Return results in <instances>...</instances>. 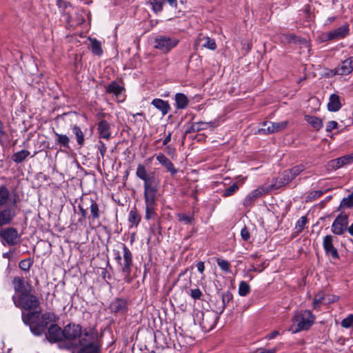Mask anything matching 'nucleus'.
Segmentation results:
<instances>
[{"label": "nucleus", "mask_w": 353, "mask_h": 353, "mask_svg": "<svg viewBox=\"0 0 353 353\" xmlns=\"http://www.w3.org/2000/svg\"><path fill=\"white\" fill-rule=\"evenodd\" d=\"M280 40L283 43H296L299 37L293 34H282L280 36Z\"/></svg>", "instance_id": "38"}, {"label": "nucleus", "mask_w": 353, "mask_h": 353, "mask_svg": "<svg viewBox=\"0 0 353 353\" xmlns=\"http://www.w3.org/2000/svg\"><path fill=\"white\" fill-rule=\"evenodd\" d=\"M157 205H145V219L149 220L154 218L156 215Z\"/></svg>", "instance_id": "45"}, {"label": "nucleus", "mask_w": 353, "mask_h": 353, "mask_svg": "<svg viewBox=\"0 0 353 353\" xmlns=\"http://www.w3.org/2000/svg\"><path fill=\"white\" fill-rule=\"evenodd\" d=\"M233 296L230 291L225 292L221 295V305L216 307L218 312L222 314L227 305L232 300Z\"/></svg>", "instance_id": "26"}, {"label": "nucleus", "mask_w": 353, "mask_h": 353, "mask_svg": "<svg viewBox=\"0 0 353 353\" xmlns=\"http://www.w3.org/2000/svg\"><path fill=\"white\" fill-rule=\"evenodd\" d=\"M98 132L99 137L109 139L111 135L110 124L105 120L101 121L98 124Z\"/></svg>", "instance_id": "21"}, {"label": "nucleus", "mask_w": 353, "mask_h": 353, "mask_svg": "<svg viewBox=\"0 0 353 353\" xmlns=\"http://www.w3.org/2000/svg\"><path fill=\"white\" fill-rule=\"evenodd\" d=\"M41 319H43V321L51 322L54 321V315L52 313L47 312L41 316Z\"/></svg>", "instance_id": "63"}, {"label": "nucleus", "mask_w": 353, "mask_h": 353, "mask_svg": "<svg viewBox=\"0 0 353 353\" xmlns=\"http://www.w3.org/2000/svg\"><path fill=\"white\" fill-rule=\"evenodd\" d=\"M305 119L316 130H320L323 127V121L318 117L310 115H305Z\"/></svg>", "instance_id": "28"}, {"label": "nucleus", "mask_w": 353, "mask_h": 353, "mask_svg": "<svg viewBox=\"0 0 353 353\" xmlns=\"http://www.w3.org/2000/svg\"><path fill=\"white\" fill-rule=\"evenodd\" d=\"M272 125H274V133H276L285 130L288 125V121H283L276 123L272 122Z\"/></svg>", "instance_id": "46"}, {"label": "nucleus", "mask_w": 353, "mask_h": 353, "mask_svg": "<svg viewBox=\"0 0 353 353\" xmlns=\"http://www.w3.org/2000/svg\"><path fill=\"white\" fill-rule=\"evenodd\" d=\"M325 299V296H324V294L323 292H318L315 296H314V301H313V307L314 309H316L317 307L319 306V305L323 302V301Z\"/></svg>", "instance_id": "52"}, {"label": "nucleus", "mask_w": 353, "mask_h": 353, "mask_svg": "<svg viewBox=\"0 0 353 353\" xmlns=\"http://www.w3.org/2000/svg\"><path fill=\"white\" fill-rule=\"evenodd\" d=\"M353 162V154L345 155L330 161V166L337 170L343 165L350 164Z\"/></svg>", "instance_id": "19"}, {"label": "nucleus", "mask_w": 353, "mask_h": 353, "mask_svg": "<svg viewBox=\"0 0 353 353\" xmlns=\"http://www.w3.org/2000/svg\"><path fill=\"white\" fill-rule=\"evenodd\" d=\"M122 90V87L114 81L112 82L106 88L107 92L114 94L117 97L121 93Z\"/></svg>", "instance_id": "37"}, {"label": "nucleus", "mask_w": 353, "mask_h": 353, "mask_svg": "<svg viewBox=\"0 0 353 353\" xmlns=\"http://www.w3.org/2000/svg\"><path fill=\"white\" fill-rule=\"evenodd\" d=\"M136 175L138 178L143 181L144 186L159 183V180L154 176V173L148 174L145 167L142 164L137 165Z\"/></svg>", "instance_id": "9"}, {"label": "nucleus", "mask_w": 353, "mask_h": 353, "mask_svg": "<svg viewBox=\"0 0 353 353\" xmlns=\"http://www.w3.org/2000/svg\"><path fill=\"white\" fill-rule=\"evenodd\" d=\"M348 225V216L341 213L339 214L331 226L332 232L336 235H342L346 230Z\"/></svg>", "instance_id": "6"}, {"label": "nucleus", "mask_w": 353, "mask_h": 353, "mask_svg": "<svg viewBox=\"0 0 353 353\" xmlns=\"http://www.w3.org/2000/svg\"><path fill=\"white\" fill-rule=\"evenodd\" d=\"M30 330L36 336L41 335L45 331L43 325H41L40 324H38L37 325H31Z\"/></svg>", "instance_id": "54"}, {"label": "nucleus", "mask_w": 353, "mask_h": 353, "mask_svg": "<svg viewBox=\"0 0 353 353\" xmlns=\"http://www.w3.org/2000/svg\"><path fill=\"white\" fill-rule=\"evenodd\" d=\"M272 121H263L261 123V128L259 129V133L261 134H269L274 133V128Z\"/></svg>", "instance_id": "32"}, {"label": "nucleus", "mask_w": 353, "mask_h": 353, "mask_svg": "<svg viewBox=\"0 0 353 353\" xmlns=\"http://www.w3.org/2000/svg\"><path fill=\"white\" fill-rule=\"evenodd\" d=\"M154 12H159L162 10L163 0H148Z\"/></svg>", "instance_id": "49"}, {"label": "nucleus", "mask_w": 353, "mask_h": 353, "mask_svg": "<svg viewBox=\"0 0 353 353\" xmlns=\"http://www.w3.org/2000/svg\"><path fill=\"white\" fill-rule=\"evenodd\" d=\"M276 349L272 348V349H264V348H259L256 350L254 351V353H276Z\"/></svg>", "instance_id": "64"}, {"label": "nucleus", "mask_w": 353, "mask_h": 353, "mask_svg": "<svg viewBox=\"0 0 353 353\" xmlns=\"http://www.w3.org/2000/svg\"><path fill=\"white\" fill-rule=\"evenodd\" d=\"M203 294L199 288L193 289L190 290V296L191 297L196 300V299H200L202 296Z\"/></svg>", "instance_id": "58"}, {"label": "nucleus", "mask_w": 353, "mask_h": 353, "mask_svg": "<svg viewBox=\"0 0 353 353\" xmlns=\"http://www.w3.org/2000/svg\"><path fill=\"white\" fill-rule=\"evenodd\" d=\"M217 122H198L192 126L193 130L200 131L202 130L207 129L208 128H214L217 126Z\"/></svg>", "instance_id": "31"}, {"label": "nucleus", "mask_w": 353, "mask_h": 353, "mask_svg": "<svg viewBox=\"0 0 353 353\" xmlns=\"http://www.w3.org/2000/svg\"><path fill=\"white\" fill-rule=\"evenodd\" d=\"M353 71V56L342 61L332 72L335 75H347Z\"/></svg>", "instance_id": "12"}, {"label": "nucleus", "mask_w": 353, "mask_h": 353, "mask_svg": "<svg viewBox=\"0 0 353 353\" xmlns=\"http://www.w3.org/2000/svg\"><path fill=\"white\" fill-rule=\"evenodd\" d=\"M216 263L219 267L225 272L230 273L231 272L230 264V263L223 259L218 258L216 259Z\"/></svg>", "instance_id": "42"}, {"label": "nucleus", "mask_w": 353, "mask_h": 353, "mask_svg": "<svg viewBox=\"0 0 353 353\" xmlns=\"http://www.w3.org/2000/svg\"><path fill=\"white\" fill-rule=\"evenodd\" d=\"M307 223L306 216H301L296 223V228L298 232H301L303 230L305 224Z\"/></svg>", "instance_id": "55"}, {"label": "nucleus", "mask_w": 353, "mask_h": 353, "mask_svg": "<svg viewBox=\"0 0 353 353\" xmlns=\"http://www.w3.org/2000/svg\"><path fill=\"white\" fill-rule=\"evenodd\" d=\"M341 205L344 207H347V208L352 207L353 206V192L351 194H350L347 198H344L342 200Z\"/></svg>", "instance_id": "56"}, {"label": "nucleus", "mask_w": 353, "mask_h": 353, "mask_svg": "<svg viewBox=\"0 0 353 353\" xmlns=\"http://www.w3.org/2000/svg\"><path fill=\"white\" fill-rule=\"evenodd\" d=\"M152 104L157 109H159L163 115L166 114L170 109L169 105L167 102L161 99H155L152 101Z\"/></svg>", "instance_id": "27"}, {"label": "nucleus", "mask_w": 353, "mask_h": 353, "mask_svg": "<svg viewBox=\"0 0 353 353\" xmlns=\"http://www.w3.org/2000/svg\"><path fill=\"white\" fill-rule=\"evenodd\" d=\"M195 46L197 47L208 48L211 50H215L216 49V43L215 41L202 34H200L198 36L195 41Z\"/></svg>", "instance_id": "15"}, {"label": "nucleus", "mask_w": 353, "mask_h": 353, "mask_svg": "<svg viewBox=\"0 0 353 353\" xmlns=\"http://www.w3.org/2000/svg\"><path fill=\"white\" fill-rule=\"evenodd\" d=\"M323 192L321 190H315V191L311 192L309 194L308 197L310 199L315 200V199L319 198L320 196H321L323 195Z\"/></svg>", "instance_id": "60"}, {"label": "nucleus", "mask_w": 353, "mask_h": 353, "mask_svg": "<svg viewBox=\"0 0 353 353\" xmlns=\"http://www.w3.org/2000/svg\"><path fill=\"white\" fill-rule=\"evenodd\" d=\"M0 241L3 245L14 246L21 241V235L14 228H0Z\"/></svg>", "instance_id": "5"}, {"label": "nucleus", "mask_w": 353, "mask_h": 353, "mask_svg": "<svg viewBox=\"0 0 353 353\" xmlns=\"http://www.w3.org/2000/svg\"><path fill=\"white\" fill-rule=\"evenodd\" d=\"M305 170V166L302 164L297 165L294 166L292 168L289 169L290 172H291V175L292 178L294 179L299 174H301L303 171Z\"/></svg>", "instance_id": "48"}, {"label": "nucleus", "mask_w": 353, "mask_h": 353, "mask_svg": "<svg viewBox=\"0 0 353 353\" xmlns=\"http://www.w3.org/2000/svg\"><path fill=\"white\" fill-rule=\"evenodd\" d=\"M250 292V285L242 281L239 283V294L241 296H245Z\"/></svg>", "instance_id": "39"}, {"label": "nucleus", "mask_w": 353, "mask_h": 353, "mask_svg": "<svg viewBox=\"0 0 353 353\" xmlns=\"http://www.w3.org/2000/svg\"><path fill=\"white\" fill-rule=\"evenodd\" d=\"M218 310H199L196 314L194 321H197L205 332L212 330L216 325L219 316Z\"/></svg>", "instance_id": "2"}, {"label": "nucleus", "mask_w": 353, "mask_h": 353, "mask_svg": "<svg viewBox=\"0 0 353 353\" xmlns=\"http://www.w3.org/2000/svg\"><path fill=\"white\" fill-rule=\"evenodd\" d=\"M46 338L50 341H59L63 339V330L56 324H52L46 334Z\"/></svg>", "instance_id": "16"}, {"label": "nucleus", "mask_w": 353, "mask_h": 353, "mask_svg": "<svg viewBox=\"0 0 353 353\" xmlns=\"http://www.w3.org/2000/svg\"><path fill=\"white\" fill-rule=\"evenodd\" d=\"M188 102V99L185 94L178 93V109H183L186 108Z\"/></svg>", "instance_id": "44"}, {"label": "nucleus", "mask_w": 353, "mask_h": 353, "mask_svg": "<svg viewBox=\"0 0 353 353\" xmlns=\"http://www.w3.org/2000/svg\"><path fill=\"white\" fill-rule=\"evenodd\" d=\"M342 104L341 103L340 97L336 94H332L330 96L329 101L327 103V109L330 112H336L341 109Z\"/></svg>", "instance_id": "20"}, {"label": "nucleus", "mask_w": 353, "mask_h": 353, "mask_svg": "<svg viewBox=\"0 0 353 353\" xmlns=\"http://www.w3.org/2000/svg\"><path fill=\"white\" fill-rule=\"evenodd\" d=\"M54 134L57 137V143L59 144L61 147H63L65 149H68L70 148V138L66 134H59L57 132H54Z\"/></svg>", "instance_id": "29"}, {"label": "nucleus", "mask_w": 353, "mask_h": 353, "mask_svg": "<svg viewBox=\"0 0 353 353\" xmlns=\"http://www.w3.org/2000/svg\"><path fill=\"white\" fill-rule=\"evenodd\" d=\"M241 238L247 241L250 239V232L248 231V230L247 229L246 227H244L241 231Z\"/></svg>", "instance_id": "62"}, {"label": "nucleus", "mask_w": 353, "mask_h": 353, "mask_svg": "<svg viewBox=\"0 0 353 353\" xmlns=\"http://www.w3.org/2000/svg\"><path fill=\"white\" fill-rule=\"evenodd\" d=\"M175 46V41L165 37H157L155 39V48L164 52H168Z\"/></svg>", "instance_id": "17"}, {"label": "nucleus", "mask_w": 353, "mask_h": 353, "mask_svg": "<svg viewBox=\"0 0 353 353\" xmlns=\"http://www.w3.org/2000/svg\"><path fill=\"white\" fill-rule=\"evenodd\" d=\"M178 282L180 283V288L182 290H186L191 285L190 272L188 274V269H186L184 272L179 274L178 276Z\"/></svg>", "instance_id": "23"}, {"label": "nucleus", "mask_w": 353, "mask_h": 353, "mask_svg": "<svg viewBox=\"0 0 353 353\" xmlns=\"http://www.w3.org/2000/svg\"><path fill=\"white\" fill-rule=\"evenodd\" d=\"M10 191L8 188L3 185H0V205H6L10 198Z\"/></svg>", "instance_id": "33"}, {"label": "nucleus", "mask_w": 353, "mask_h": 353, "mask_svg": "<svg viewBox=\"0 0 353 353\" xmlns=\"http://www.w3.org/2000/svg\"><path fill=\"white\" fill-rule=\"evenodd\" d=\"M178 219L180 221L183 222L185 224H192L194 221L193 216L191 214H178Z\"/></svg>", "instance_id": "51"}, {"label": "nucleus", "mask_w": 353, "mask_h": 353, "mask_svg": "<svg viewBox=\"0 0 353 353\" xmlns=\"http://www.w3.org/2000/svg\"><path fill=\"white\" fill-rule=\"evenodd\" d=\"M285 185H286V183H285L284 181H283V179L280 176L277 178L274 179L272 183L269 185L265 186V188H266V189L268 190V192H270L272 190H278L280 188L283 187Z\"/></svg>", "instance_id": "30"}, {"label": "nucleus", "mask_w": 353, "mask_h": 353, "mask_svg": "<svg viewBox=\"0 0 353 353\" xmlns=\"http://www.w3.org/2000/svg\"><path fill=\"white\" fill-rule=\"evenodd\" d=\"M159 183L144 186V199L145 205H157L156 195Z\"/></svg>", "instance_id": "13"}, {"label": "nucleus", "mask_w": 353, "mask_h": 353, "mask_svg": "<svg viewBox=\"0 0 353 353\" xmlns=\"http://www.w3.org/2000/svg\"><path fill=\"white\" fill-rule=\"evenodd\" d=\"M110 309L114 312H124L126 310V302L124 299H117L112 302Z\"/></svg>", "instance_id": "25"}, {"label": "nucleus", "mask_w": 353, "mask_h": 353, "mask_svg": "<svg viewBox=\"0 0 353 353\" xmlns=\"http://www.w3.org/2000/svg\"><path fill=\"white\" fill-rule=\"evenodd\" d=\"M268 193V190L265 188V185H261L258 188L252 190L249 193L243 201V205L245 208L252 207L255 201L261 196Z\"/></svg>", "instance_id": "8"}, {"label": "nucleus", "mask_w": 353, "mask_h": 353, "mask_svg": "<svg viewBox=\"0 0 353 353\" xmlns=\"http://www.w3.org/2000/svg\"><path fill=\"white\" fill-rule=\"evenodd\" d=\"M128 220L131 223L137 225L139 224L141 217L137 210H131L130 212Z\"/></svg>", "instance_id": "47"}, {"label": "nucleus", "mask_w": 353, "mask_h": 353, "mask_svg": "<svg viewBox=\"0 0 353 353\" xmlns=\"http://www.w3.org/2000/svg\"><path fill=\"white\" fill-rule=\"evenodd\" d=\"M239 189L237 183H234L231 186L226 188L222 193V196L228 197L233 195Z\"/></svg>", "instance_id": "43"}, {"label": "nucleus", "mask_w": 353, "mask_h": 353, "mask_svg": "<svg viewBox=\"0 0 353 353\" xmlns=\"http://www.w3.org/2000/svg\"><path fill=\"white\" fill-rule=\"evenodd\" d=\"M16 202L12 206L5 208L0 210V228L3 225L10 224L17 215Z\"/></svg>", "instance_id": "11"}, {"label": "nucleus", "mask_w": 353, "mask_h": 353, "mask_svg": "<svg viewBox=\"0 0 353 353\" xmlns=\"http://www.w3.org/2000/svg\"><path fill=\"white\" fill-rule=\"evenodd\" d=\"M30 154V152L26 150H22L19 152H17L14 153L12 157V159L15 163H21L23 161H24Z\"/></svg>", "instance_id": "36"}, {"label": "nucleus", "mask_w": 353, "mask_h": 353, "mask_svg": "<svg viewBox=\"0 0 353 353\" xmlns=\"http://www.w3.org/2000/svg\"><path fill=\"white\" fill-rule=\"evenodd\" d=\"M34 316L38 317L39 313L38 312H29L25 316H23V319L26 323H30L32 322V319Z\"/></svg>", "instance_id": "59"}, {"label": "nucleus", "mask_w": 353, "mask_h": 353, "mask_svg": "<svg viewBox=\"0 0 353 353\" xmlns=\"http://www.w3.org/2000/svg\"><path fill=\"white\" fill-rule=\"evenodd\" d=\"M14 304L16 306L26 310H30L39 307V301L30 291H28L26 293L19 294L18 299L14 300Z\"/></svg>", "instance_id": "4"}, {"label": "nucleus", "mask_w": 353, "mask_h": 353, "mask_svg": "<svg viewBox=\"0 0 353 353\" xmlns=\"http://www.w3.org/2000/svg\"><path fill=\"white\" fill-rule=\"evenodd\" d=\"M157 160L169 171L172 176L176 173L174 164L163 154L157 156Z\"/></svg>", "instance_id": "22"}, {"label": "nucleus", "mask_w": 353, "mask_h": 353, "mask_svg": "<svg viewBox=\"0 0 353 353\" xmlns=\"http://www.w3.org/2000/svg\"><path fill=\"white\" fill-rule=\"evenodd\" d=\"M91 42L92 52L97 56H101L103 54L101 48V43L97 39H90Z\"/></svg>", "instance_id": "34"}, {"label": "nucleus", "mask_w": 353, "mask_h": 353, "mask_svg": "<svg viewBox=\"0 0 353 353\" xmlns=\"http://www.w3.org/2000/svg\"><path fill=\"white\" fill-rule=\"evenodd\" d=\"M338 127V123L335 121H330L327 122L326 125V131L331 132L334 129H336Z\"/></svg>", "instance_id": "61"}, {"label": "nucleus", "mask_w": 353, "mask_h": 353, "mask_svg": "<svg viewBox=\"0 0 353 353\" xmlns=\"http://www.w3.org/2000/svg\"><path fill=\"white\" fill-rule=\"evenodd\" d=\"M281 177L283 179V181H285L286 185H288L290 182H291L294 179L292 178V176L291 175V172H290L289 170H285L281 175Z\"/></svg>", "instance_id": "57"}, {"label": "nucleus", "mask_w": 353, "mask_h": 353, "mask_svg": "<svg viewBox=\"0 0 353 353\" xmlns=\"http://www.w3.org/2000/svg\"><path fill=\"white\" fill-rule=\"evenodd\" d=\"M14 289L19 294L27 292L26 283L23 278L14 277L12 281Z\"/></svg>", "instance_id": "24"}, {"label": "nucleus", "mask_w": 353, "mask_h": 353, "mask_svg": "<svg viewBox=\"0 0 353 353\" xmlns=\"http://www.w3.org/2000/svg\"><path fill=\"white\" fill-rule=\"evenodd\" d=\"M32 265L31 259H23L19 262V268L23 271H28Z\"/></svg>", "instance_id": "53"}, {"label": "nucleus", "mask_w": 353, "mask_h": 353, "mask_svg": "<svg viewBox=\"0 0 353 353\" xmlns=\"http://www.w3.org/2000/svg\"><path fill=\"white\" fill-rule=\"evenodd\" d=\"M63 339L72 340L79 337L81 334V327L79 325L68 324L63 330Z\"/></svg>", "instance_id": "14"}, {"label": "nucleus", "mask_w": 353, "mask_h": 353, "mask_svg": "<svg viewBox=\"0 0 353 353\" xmlns=\"http://www.w3.org/2000/svg\"><path fill=\"white\" fill-rule=\"evenodd\" d=\"M315 320L314 315L310 310H301L294 314L292 322V325L289 328L292 334H296L303 330H307L313 325Z\"/></svg>", "instance_id": "1"}, {"label": "nucleus", "mask_w": 353, "mask_h": 353, "mask_svg": "<svg viewBox=\"0 0 353 353\" xmlns=\"http://www.w3.org/2000/svg\"><path fill=\"white\" fill-rule=\"evenodd\" d=\"M349 33V27L347 25H343L336 29L332 30L326 33V37L328 40L339 39L344 38Z\"/></svg>", "instance_id": "18"}, {"label": "nucleus", "mask_w": 353, "mask_h": 353, "mask_svg": "<svg viewBox=\"0 0 353 353\" xmlns=\"http://www.w3.org/2000/svg\"><path fill=\"white\" fill-rule=\"evenodd\" d=\"M90 212L92 220L98 219L99 218V209L97 203L92 199H90Z\"/></svg>", "instance_id": "40"}, {"label": "nucleus", "mask_w": 353, "mask_h": 353, "mask_svg": "<svg viewBox=\"0 0 353 353\" xmlns=\"http://www.w3.org/2000/svg\"><path fill=\"white\" fill-rule=\"evenodd\" d=\"M72 132L74 134L77 139V142L80 147H82L84 144V134L81 128L77 125L72 127Z\"/></svg>", "instance_id": "35"}, {"label": "nucleus", "mask_w": 353, "mask_h": 353, "mask_svg": "<svg viewBox=\"0 0 353 353\" xmlns=\"http://www.w3.org/2000/svg\"><path fill=\"white\" fill-rule=\"evenodd\" d=\"M179 329L181 330V332L179 333L181 336L182 339L184 340V343L188 345H191L193 343L194 339L189 334V330L188 329H185V330H184L182 327H179Z\"/></svg>", "instance_id": "41"}, {"label": "nucleus", "mask_w": 353, "mask_h": 353, "mask_svg": "<svg viewBox=\"0 0 353 353\" xmlns=\"http://www.w3.org/2000/svg\"><path fill=\"white\" fill-rule=\"evenodd\" d=\"M85 336H89L88 341L84 342V339L79 341V345L81 347L79 351V353H98V347L94 343V336L93 332H85Z\"/></svg>", "instance_id": "7"}, {"label": "nucleus", "mask_w": 353, "mask_h": 353, "mask_svg": "<svg viewBox=\"0 0 353 353\" xmlns=\"http://www.w3.org/2000/svg\"><path fill=\"white\" fill-rule=\"evenodd\" d=\"M341 325L346 329L352 327L353 326V314H350L347 317L342 320Z\"/></svg>", "instance_id": "50"}, {"label": "nucleus", "mask_w": 353, "mask_h": 353, "mask_svg": "<svg viewBox=\"0 0 353 353\" xmlns=\"http://www.w3.org/2000/svg\"><path fill=\"white\" fill-rule=\"evenodd\" d=\"M336 239V237L327 234L323 240V247L325 254L331 256L333 259H338L339 258L337 249L334 246V242Z\"/></svg>", "instance_id": "10"}, {"label": "nucleus", "mask_w": 353, "mask_h": 353, "mask_svg": "<svg viewBox=\"0 0 353 353\" xmlns=\"http://www.w3.org/2000/svg\"><path fill=\"white\" fill-rule=\"evenodd\" d=\"M123 251V261L119 252H114V259L117 261L119 268L124 275L125 279L128 281V277L131 272V267L132 265V255L130 250L127 248L125 244H122Z\"/></svg>", "instance_id": "3"}]
</instances>
